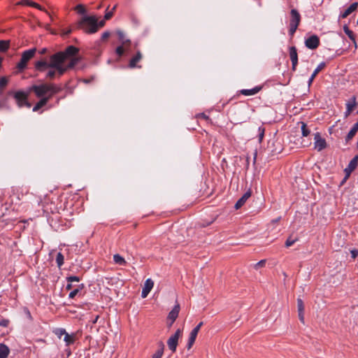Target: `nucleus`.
<instances>
[{
	"label": "nucleus",
	"mask_w": 358,
	"mask_h": 358,
	"mask_svg": "<svg viewBox=\"0 0 358 358\" xmlns=\"http://www.w3.org/2000/svg\"><path fill=\"white\" fill-rule=\"evenodd\" d=\"M76 10H77V12L78 13H80V14H84L85 13V9L84 6L81 4L78 5L76 7Z\"/></svg>",
	"instance_id": "nucleus-39"
},
{
	"label": "nucleus",
	"mask_w": 358,
	"mask_h": 358,
	"mask_svg": "<svg viewBox=\"0 0 358 358\" xmlns=\"http://www.w3.org/2000/svg\"><path fill=\"white\" fill-rule=\"evenodd\" d=\"M325 66V63L324 62H321L317 66V68L314 70L313 73H312L311 76L310 77L309 80H308V86H310L314 78H315V76H317V74Z\"/></svg>",
	"instance_id": "nucleus-16"
},
{
	"label": "nucleus",
	"mask_w": 358,
	"mask_h": 358,
	"mask_svg": "<svg viewBox=\"0 0 358 358\" xmlns=\"http://www.w3.org/2000/svg\"><path fill=\"white\" fill-rule=\"evenodd\" d=\"M251 192L250 191L246 192L236 203L235 204V208L238 209L240 208L243 204L245 203V201L250 197Z\"/></svg>",
	"instance_id": "nucleus-15"
},
{
	"label": "nucleus",
	"mask_w": 358,
	"mask_h": 358,
	"mask_svg": "<svg viewBox=\"0 0 358 358\" xmlns=\"http://www.w3.org/2000/svg\"><path fill=\"white\" fill-rule=\"evenodd\" d=\"M352 110L346 108V110L345 112V117H347L352 113Z\"/></svg>",
	"instance_id": "nucleus-54"
},
{
	"label": "nucleus",
	"mask_w": 358,
	"mask_h": 358,
	"mask_svg": "<svg viewBox=\"0 0 358 358\" xmlns=\"http://www.w3.org/2000/svg\"><path fill=\"white\" fill-rule=\"evenodd\" d=\"M352 258H355L358 255V250H353L351 251Z\"/></svg>",
	"instance_id": "nucleus-50"
},
{
	"label": "nucleus",
	"mask_w": 358,
	"mask_h": 358,
	"mask_svg": "<svg viewBox=\"0 0 358 358\" xmlns=\"http://www.w3.org/2000/svg\"><path fill=\"white\" fill-rule=\"evenodd\" d=\"M115 52L118 56L121 57L124 54L123 45H120L117 47Z\"/></svg>",
	"instance_id": "nucleus-38"
},
{
	"label": "nucleus",
	"mask_w": 358,
	"mask_h": 358,
	"mask_svg": "<svg viewBox=\"0 0 358 358\" xmlns=\"http://www.w3.org/2000/svg\"><path fill=\"white\" fill-rule=\"evenodd\" d=\"M297 27H298V26H296V25H294V24H289V34H290L291 36H292V35L295 33V31H296V30Z\"/></svg>",
	"instance_id": "nucleus-41"
},
{
	"label": "nucleus",
	"mask_w": 358,
	"mask_h": 358,
	"mask_svg": "<svg viewBox=\"0 0 358 358\" xmlns=\"http://www.w3.org/2000/svg\"><path fill=\"white\" fill-rule=\"evenodd\" d=\"M357 6H358L357 2L352 3L347 9H345L343 13H341L339 15V18L343 19V18L347 17L352 12H354L355 10H357Z\"/></svg>",
	"instance_id": "nucleus-12"
},
{
	"label": "nucleus",
	"mask_w": 358,
	"mask_h": 358,
	"mask_svg": "<svg viewBox=\"0 0 358 358\" xmlns=\"http://www.w3.org/2000/svg\"><path fill=\"white\" fill-rule=\"evenodd\" d=\"M54 334L59 338H62V336H66L67 334L66 331L62 328H58L54 330Z\"/></svg>",
	"instance_id": "nucleus-29"
},
{
	"label": "nucleus",
	"mask_w": 358,
	"mask_h": 358,
	"mask_svg": "<svg viewBox=\"0 0 358 358\" xmlns=\"http://www.w3.org/2000/svg\"><path fill=\"white\" fill-rule=\"evenodd\" d=\"M76 340V335L75 334H66V336L64 337V341L66 343V345H70L71 344H73L74 342Z\"/></svg>",
	"instance_id": "nucleus-19"
},
{
	"label": "nucleus",
	"mask_w": 358,
	"mask_h": 358,
	"mask_svg": "<svg viewBox=\"0 0 358 358\" xmlns=\"http://www.w3.org/2000/svg\"><path fill=\"white\" fill-rule=\"evenodd\" d=\"M296 241V239H292V238H288L285 242V246L287 248L290 247Z\"/></svg>",
	"instance_id": "nucleus-37"
},
{
	"label": "nucleus",
	"mask_w": 358,
	"mask_h": 358,
	"mask_svg": "<svg viewBox=\"0 0 358 358\" xmlns=\"http://www.w3.org/2000/svg\"><path fill=\"white\" fill-rule=\"evenodd\" d=\"M115 9V6L113 7V10L111 11H109L106 13L104 15L105 20H109L113 15V10Z\"/></svg>",
	"instance_id": "nucleus-43"
},
{
	"label": "nucleus",
	"mask_w": 358,
	"mask_h": 358,
	"mask_svg": "<svg viewBox=\"0 0 358 358\" xmlns=\"http://www.w3.org/2000/svg\"><path fill=\"white\" fill-rule=\"evenodd\" d=\"M28 96L29 92H25L23 91H18L15 93L14 97L19 107L26 106L27 107L29 108L31 106V104L27 101Z\"/></svg>",
	"instance_id": "nucleus-6"
},
{
	"label": "nucleus",
	"mask_w": 358,
	"mask_h": 358,
	"mask_svg": "<svg viewBox=\"0 0 358 358\" xmlns=\"http://www.w3.org/2000/svg\"><path fill=\"white\" fill-rule=\"evenodd\" d=\"M356 133L357 132H355L354 130L350 129V131L348 132V135H347V136L345 138L346 142L350 141L355 136Z\"/></svg>",
	"instance_id": "nucleus-34"
},
{
	"label": "nucleus",
	"mask_w": 358,
	"mask_h": 358,
	"mask_svg": "<svg viewBox=\"0 0 358 358\" xmlns=\"http://www.w3.org/2000/svg\"><path fill=\"white\" fill-rule=\"evenodd\" d=\"M197 334H198V332L194 331V329H192V331L190 332L189 340H188V343H187L188 349H190L192 348V346L193 345V344L196 340V338L197 336Z\"/></svg>",
	"instance_id": "nucleus-24"
},
{
	"label": "nucleus",
	"mask_w": 358,
	"mask_h": 358,
	"mask_svg": "<svg viewBox=\"0 0 358 358\" xmlns=\"http://www.w3.org/2000/svg\"><path fill=\"white\" fill-rule=\"evenodd\" d=\"M259 141H262V140L263 139V137H264V129L259 127Z\"/></svg>",
	"instance_id": "nucleus-46"
},
{
	"label": "nucleus",
	"mask_w": 358,
	"mask_h": 358,
	"mask_svg": "<svg viewBox=\"0 0 358 358\" xmlns=\"http://www.w3.org/2000/svg\"><path fill=\"white\" fill-rule=\"evenodd\" d=\"M116 34L118 36L119 40L121 41L122 45L130 43V40L125 38V35L122 30L117 29Z\"/></svg>",
	"instance_id": "nucleus-22"
},
{
	"label": "nucleus",
	"mask_w": 358,
	"mask_h": 358,
	"mask_svg": "<svg viewBox=\"0 0 358 358\" xmlns=\"http://www.w3.org/2000/svg\"><path fill=\"white\" fill-rule=\"evenodd\" d=\"M105 20H106L104 19L99 22L98 18L96 17L97 31L99 29V28H101L105 25Z\"/></svg>",
	"instance_id": "nucleus-45"
},
{
	"label": "nucleus",
	"mask_w": 358,
	"mask_h": 358,
	"mask_svg": "<svg viewBox=\"0 0 358 358\" xmlns=\"http://www.w3.org/2000/svg\"><path fill=\"white\" fill-rule=\"evenodd\" d=\"M357 113H358V110H357Z\"/></svg>",
	"instance_id": "nucleus-59"
},
{
	"label": "nucleus",
	"mask_w": 358,
	"mask_h": 358,
	"mask_svg": "<svg viewBox=\"0 0 358 358\" xmlns=\"http://www.w3.org/2000/svg\"><path fill=\"white\" fill-rule=\"evenodd\" d=\"M61 87L54 83H43L30 87L29 92H34L37 97H49L50 99L54 94L61 92Z\"/></svg>",
	"instance_id": "nucleus-2"
},
{
	"label": "nucleus",
	"mask_w": 358,
	"mask_h": 358,
	"mask_svg": "<svg viewBox=\"0 0 358 358\" xmlns=\"http://www.w3.org/2000/svg\"><path fill=\"white\" fill-rule=\"evenodd\" d=\"M203 324V322H199L193 329L199 333Z\"/></svg>",
	"instance_id": "nucleus-49"
},
{
	"label": "nucleus",
	"mask_w": 358,
	"mask_h": 358,
	"mask_svg": "<svg viewBox=\"0 0 358 358\" xmlns=\"http://www.w3.org/2000/svg\"><path fill=\"white\" fill-rule=\"evenodd\" d=\"M173 323L174 322H171V320H167V325L169 328L173 325Z\"/></svg>",
	"instance_id": "nucleus-57"
},
{
	"label": "nucleus",
	"mask_w": 358,
	"mask_h": 358,
	"mask_svg": "<svg viewBox=\"0 0 358 358\" xmlns=\"http://www.w3.org/2000/svg\"><path fill=\"white\" fill-rule=\"evenodd\" d=\"M297 309L298 312L304 311V305L302 299H297Z\"/></svg>",
	"instance_id": "nucleus-33"
},
{
	"label": "nucleus",
	"mask_w": 358,
	"mask_h": 358,
	"mask_svg": "<svg viewBox=\"0 0 358 358\" xmlns=\"http://www.w3.org/2000/svg\"><path fill=\"white\" fill-rule=\"evenodd\" d=\"M261 89H262L261 87H255L254 88L249 89V90H242L241 91V92L242 94H243L245 96H252V95H255L257 93H258L261 90Z\"/></svg>",
	"instance_id": "nucleus-17"
},
{
	"label": "nucleus",
	"mask_w": 358,
	"mask_h": 358,
	"mask_svg": "<svg viewBox=\"0 0 358 358\" xmlns=\"http://www.w3.org/2000/svg\"><path fill=\"white\" fill-rule=\"evenodd\" d=\"M77 52L78 49L70 45L64 51L52 55L48 62L45 59L37 61L34 68L39 72L47 71L46 78L52 79L56 76H62L77 64L78 59L73 57Z\"/></svg>",
	"instance_id": "nucleus-1"
},
{
	"label": "nucleus",
	"mask_w": 358,
	"mask_h": 358,
	"mask_svg": "<svg viewBox=\"0 0 358 358\" xmlns=\"http://www.w3.org/2000/svg\"><path fill=\"white\" fill-rule=\"evenodd\" d=\"M9 321L8 320H2L0 321V327H6L8 325Z\"/></svg>",
	"instance_id": "nucleus-47"
},
{
	"label": "nucleus",
	"mask_w": 358,
	"mask_h": 358,
	"mask_svg": "<svg viewBox=\"0 0 358 358\" xmlns=\"http://www.w3.org/2000/svg\"><path fill=\"white\" fill-rule=\"evenodd\" d=\"M46 52H47V48H44L41 49V50L38 51L39 54H41V55H44V54H45V53H46Z\"/></svg>",
	"instance_id": "nucleus-53"
},
{
	"label": "nucleus",
	"mask_w": 358,
	"mask_h": 358,
	"mask_svg": "<svg viewBox=\"0 0 358 358\" xmlns=\"http://www.w3.org/2000/svg\"><path fill=\"white\" fill-rule=\"evenodd\" d=\"M343 31L346 34V35H348V36L349 37V38L352 41V43L355 44V46L357 47V43H356V41H355V34L354 33L349 29V27H348V25H344L343 26Z\"/></svg>",
	"instance_id": "nucleus-21"
},
{
	"label": "nucleus",
	"mask_w": 358,
	"mask_h": 358,
	"mask_svg": "<svg viewBox=\"0 0 358 358\" xmlns=\"http://www.w3.org/2000/svg\"><path fill=\"white\" fill-rule=\"evenodd\" d=\"M265 264H266V260L265 259H262V260H260L257 264H255L254 267H255V269H259V268H262V267L264 266Z\"/></svg>",
	"instance_id": "nucleus-36"
},
{
	"label": "nucleus",
	"mask_w": 358,
	"mask_h": 358,
	"mask_svg": "<svg viewBox=\"0 0 358 358\" xmlns=\"http://www.w3.org/2000/svg\"><path fill=\"white\" fill-rule=\"evenodd\" d=\"M36 52V48H35L24 51L22 53L20 62L17 64V68L20 71L24 70L27 67L28 62L34 57Z\"/></svg>",
	"instance_id": "nucleus-4"
},
{
	"label": "nucleus",
	"mask_w": 358,
	"mask_h": 358,
	"mask_svg": "<svg viewBox=\"0 0 358 358\" xmlns=\"http://www.w3.org/2000/svg\"><path fill=\"white\" fill-rule=\"evenodd\" d=\"M182 330L178 329L176 331L174 334L170 336V338L167 341V345L169 350L172 352H175L176 351L177 345L178 343V339L181 336Z\"/></svg>",
	"instance_id": "nucleus-5"
},
{
	"label": "nucleus",
	"mask_w": 358,
	"mask_h": 358,
	"mask_svg": "<svg viewBox=\"0 0 358 358\" xmlns=\"http://www.w3.org/2000/svg\"><path fill=\"white\" fill-rule=\"evenodd\" d=\"M9 352L8 347L3 343H0V358H7Z\"/></svg>",
	"instance_id": "nucleus-20"
},
{
	"label": "nucleus",
	"mask_w": 358,
	"mask_h": 358,
	"mask_svg": "<svg viewBox=\"0 0 358 358\" xmlns=\"http://www.w3.org/2000/svg\"><path fill=\"white\" fill-rule=\"evenodd\" d=\"M78 27L87 34H92L97 32L96 16H83L78 22Z\"/></svg>",
	"instance_id": "nucleus-3"
},
{
	"label": "nucleus",
	"mask_w": 358,
	"mask_h": 358,
	"mask_svg": "<svg viewBox=\"0 0 358 358\" xmlns=\"http://www.w3.org/2000/svg\"><path fill=\"white\" fill-rule=\"evenodd\" d=\"M79 289L78 288H76L75 289H73V291H71L70 293H69V297L70 299H73L76 296V295L79 292Z\"/></svg>",
	"instance_id": "nucleus-44"
},
{
	"label": "nucleus",
	"mask_w": 358,
	"mask_h": 358,
	"mask_svg": "<svg viewBox=\"0 0 358 358\" xmlns=\"http://www.w3.org/2000/svg\"><path fill=\"white\" fill-rule=\"evenodd\" d=\"M290 14L291 20L289 24L299 26L301 20L300 14L299 13V12L296 9H292L290 12Z\"/></svg>",
	"instance_id": "nucleus-13"
},
{
	"label": "nucleus",
	"mask_w": 358,
	"mask_h": 358,
	"mask_svg": "<svg viewBox=\"0 0 358 358\" xmlns=\"http://www.w3.org/2000/svg\"><path fill=\"white\" fill-rule=\"evenodd\" d=\"M41 108V107L36 103L34 108H33V111H37L38 110H39Z\"/></svg>",
	"instance_id": "nucleus-55"
},
{
	"label": "nucleus",
	"mask_w": 358,
	"mask_h": 358,
	"mask_svg": "<svg viewBox=\"0 0 358 358\" xmlns=\"http://www.w3.org/2000/svg\"><path fill=\"white\" fill-rule=\"evenodd\" d=\"M72 288V284L71 282H69L66 286V289L67 290H70Z\"/></svg>",
	"instance_id": "nucleus-56"
},
{
	"label": "nucleus",
	"mask_w": 358,
	"mask_h": 358,
	"mask_svg": "<svg viewBox=\"0 0 358 358\" xmlns=\"http://www.w3.org/2000/svg\"><path fill=\"white\" fill-rule=\"evenodd\" d=\"M40 98H41V99L37 102V104L41 108H42L48 103V101H49L50 99H49V97H40Z\"/></svg>",
	"instance_id": "nucleus-32"
},
{
	"label": "nucleus",
	"mask_w": 358,
	"mask_h": 358,
	"mask_svg": "<svg viewBox=\"0 0 358 358\" xmlns=\"http://www.w3.org/2000/svg\"><path fill=\"white\" fill-rule=\"evenodd\" d=\"M352 130H354L355 132H357L358 131V121L353 125V127H352Z\"/></svg>",
	"instance_id": "nucleus-52"
},
{
	"label": "nucleus",
	"mask_w": 358,
	"mask_h": 358,
	"mask_svg": "<svg viewBox=\"0 0 358 358\" xmlns=\"http://www.w3.org/2000/svg\"><path fill=\"white\" fill-rule=\"evenodd\" d=\"M110 36V32L109 31H106L101 34V40L105 41Z\"/></svg>",
	"instance_id": "nucleus-42"
},
{
	"label": "nucleus",
	"mask_w": 358,
	"mask_h": 358,
	"mask_svg": "<svg viewBox=\"0 0 358 358\" xmlns=\"http://www.w3.org/2000/svg\"><path fill=\"white\" fill-rule=\"evenodd\" d=\"M113 261L115 262V264L119 265L124 266L126 264L125 259L119 254H115L113 255Z\"/></svg>",
	"instance_id": "nucleus-27"
},
{
	"label": "nucleus",
	"mask_w": 358,
	"mask_h": 358,
	"mask_svg": "<svg viewBox=\"0 0 358 358\" xmlns=\"http://www.w3.org/2000/svg\"><path fill=\"white\" fill-rule=\"evenodd\" d=\"M289 56L292 61V69L295 71L296 65L298 64V55L296 49L294 46L289 48Z\"/></svg>",
	"instance_id": "nucleus-10"
},
{
	"label": "nucleus",
	"mask_w": 358,
	"mask_h": 358,
	"mask_svg": "<svg viewBox=\"0 0 358 358\" xmlns=\"http://www.w3.org/2000/svg\"><path fill=\"white\" fill-rule=\"evenodd\" d=\"M358 164V156H355L353 159L350 160L348 164V166L345 169V171L349 175L351 172H352L355 168L357 167Z\"/></svg>",
	"instance_id": "nucleus-14"
},
{
	"label": "nucleus",
	"mask_w": 358,
	"mask_h": 358,
	"mask_svg": "<svg viewBox=\"0 0 358 358\" xmlns=\"http://www.w3.org/2000/svg\"><path fill=\"white\" fill-rule=\"evenodd\" d=\"M320 40L316 35H313L306 40L305 44L307 48L311 50L317 48L319 45Z\"/></svg>",
	"instance_id": "nucleus-8"
},
{
	"label": "nucleus",
	"mask_w": 358,
	"mask_h": 358,
	"mask_svg": "<svg viewBox=\"0 0 358 358\" xmlns=\"http://www.w3.org/2000/svg\"><path fill=\"white\" fill-rule=\"evenodd\" d=\"M64 260V255L61 252H59L57 255V257H56V262H57L58 267H61L63 265Z\"/></svg>",
	"instance_id": "nucleus-31"
},
{
	"label": "nucleus",
	"mask_w": 358,
	"mask_h": 358,
	"mask_svg": "<svg viewBox=\"0 0 358 358\" xmlns=\"http://www.w3.org/2000/svg\"><path fill=\"white\" fill-rule=\"evenodd\" d=\"M8 84V79L6 77H1L0 78V88H3Z\"/></svg>",
	"instance_id": "nucleus-35"
},
{
	"label": "nucleus",
	"mask_w": 358,
	"mask_h": 358,
	"mask_svg": "<svg viewBox=\"0 0 358 358\" xmlns=\"http://www.w3.org/2000/svg\"><path fill=\"white\" fill-rule=\"evenodd\" d=\"M71 32V29L66 30V31L64 33V34H69Z\"/></svg>",
	"instance_id": "nucleus-58"
},
{
	"label": "nucleus",
	"mask_w": 358,
	"mask_h": 358,
	"mask_svg": "<svg viewBox=\"0 0 358 358\" xmlns=\"http://www.w3.org/2000/svg\"><path fill=\"white\" fill-rule=\"evenodd\" d=\"M314 148L317 151H321L327 147V143L324 138H322L320 133L314 134Z\"/></svg>",
	"instance_id": "nucleus-7"
},
{
	"label": "nucleus",
	"mask_w": 358,
	"mask_h": 358,
	"mask_svg": "<svg viewBox=\"0 0 358 358\" xmlns=\"http://www.w3.org/2000/svg\"><path fill=\"white\" fill-rule=\"evenodd\" d=\"M356 106V97L353 96L346 103V108L353 110Z\"/></svg>",
	"instance_id": "nucleus-25"
},
{
	"label": "nucleus",
	"mask_w": 358,
	"mask_h": 358,
	"mask_svg": "<svg viewBox=\"0 0 358 358\" xmlns=\"http://www.w3.org/2000/svg\"><path fill=\"white\" fill-rule=\"evenodd\" d=\"M180 309V305L178 303H176L173 308V309L169 312L167 317V320H171V322H175L177 317H178Z\"/></svg>",
	"instance_id": "nucleus-11"
},
{
	"label": "nucleus",
	"mask_w": 358,
	"mask_h": 358,
	"mask_svg": "<svg viewBox=\"0 0 358 358\" xmlns=\"http://www.w3.org/2000/svg\"><path fill=\"white\" fill-rule=\"evenodd\" d=\"M142 58V55L140 52H138L136 55L131 59L129 62V67L134 68L136 66V63L138 62Z\"/></svg>",
	"instance_id": "nucleus-23"
},
{
	"label": "nucleus",
	"mask_w": 358,
	"mask_h": 358,
	"mask_svg": "<svg viewBox=\"0 0 358 358\" xmlns=\"http://www.w3.org/2000/svg\"><path fill=\"white\" fill-rule=\"evenodd\" d=\"M300 124H301V129L302 132V136H308L310 134V131L307 128L306 124L304 123L303 122H301Z\"/></svg>",
	"instance_id": "nucleus-28"
},
{
	"label": "nucleus",
	"mask_w": 358,
	"mask_h": 358,
	"mask_svg": "<svg viewBox=\"0 0 358 358\" xmlns=\"http://www.w3.org/2000/svg\"><path fill=\"white\" fill-rule=\"evenodd\" d=\"M17 4L27 5V6H30L36 8L41 10H44V9L38 3L34 2L32 1H30V0H22L20 2H18Z\"/></svg>",
	"instance_id": "nucleus-18"
},
{
	"label": "nucleus",
	"mask_w": 358,
	"mask_h": 358,
	"mask_svg": "<svg viewBox=\"0 0 358 358\" xmlns=\"http://www.w3.org/2000/svg\"><path fill=\"white\" fill-rule=\"evenodd\" d=\"M352 130H354L355 132H357L358 131V121L353 125V127H352Z\"/></svg>",
	"instance_id": "nucleus-51"
},
{
	"label": "nucleus",
	"mask_w": 358,
	"mask_h": 358,
	"mask_svg": "<svg viewBox=\"0 0 358 358\" xmlns=\"http://www.w3.org/2000/svg\"><path fill=\"white\" fill-rule=\"evenodd\" d=\"M299 313V317L300 321L302 323H304V311L298 312Z\"/></svg>",
	"instance_id": "nucleus-48"
},
{
	"label": "nucleus",
	"mask_w": 358,
	"mask_h": 358,
	"mask_svg": "<svg viewBox=\"0 0 358 358\" xmlns=\"http://www.w3.org/2000/svg\"><path fill=\"white\" fill-rule=\"evenodd\" d=\"M10 46V41L1 40L0 41V52H6L8 50Z\"/></svg>",
	"instance_id": "nucleus-26"
},
{
	"label": "nucleus",
	"mask_w": 358,
	"mask_h": 358,
	"mask_svg": "<svg viewBox=\"0 0 358 358\" xmlns=\"http://www.w3.org/2000/svg\"><path fill=\"white\" fill-rule=\"evenodd\" d=\"M153 286L154 282L152 279L148 278L145 280L141 292L142 298H145L148 295L150 292L153 288Z\"/></svg>",
	"instance_id": "nucleus-9"
},
{
	"label": "nucleus",
	"mask_w": 358,
	"mask_h": 358,
	"mask_svg": "<svg viewBox=\"0 0 358 358\" xmlns=\"http://www.w3.org/2000/svg\"><path fill=\"white\" fill-rule=\"evenodd\" d=\"M164 353V345L162 343L161 347L154 353L152 358H161Z\"/></svg>",
	"instance_id": "nucleus-30"
},
{
	"label": "nucleus",
	"mask_w": 358,
	"mask_h": 358,
	"mask_svg": "<svg viewBox=\"0 0 358 358\" xmlns=\"http://www.w3.org/2000/svg\"><path fill=\"white\" fill-rule=\"evenodd\" d=\"M66 280H67V281L69 282H79L80 281V278L78 277H77V276H75V275L67 277Z\"/></svg>",
	"instance_id": "nucleus-40"
}]
</instances>
